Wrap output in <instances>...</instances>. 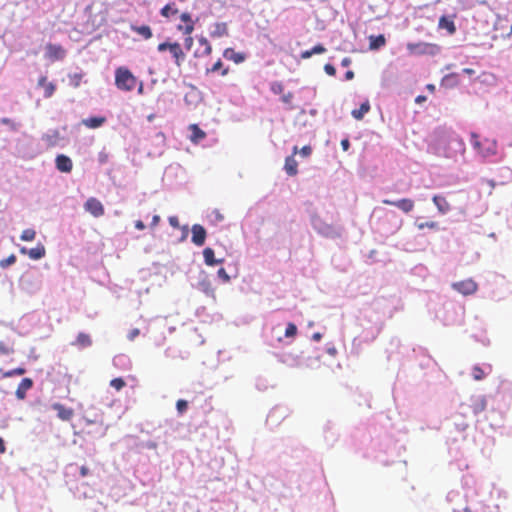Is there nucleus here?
I'll list each match as a JSON object with an SVG mask.
<instances>
[{
	"label": "nucleus",
	"mask_w": 512,
	"mask_h": 512,
	"mask_svg": "<svg viewBox=\"0 0 512 512\" xmlns=\"http://www.w3.org/2000/svg\"><path fill=\"white\" fill-rule=\"evenodd\" d=\"M465 144L462 138L452 130L439 128L435 130L428 151L439 157L454 158L463 153Z\"/></svg>",
	"instance_id": "nucleus-1"
},
{
	"label": "nucleus",
	"mask_w": 512,
	"mask_h": 512,
	"mask_svg": "<svg viewBox=\"0 0 512 512\" xmlns=\"http://www.w3.org/2000/svg\"><path fill=\"white\" fill-rule=\"evenodd\" d=\"M463 316V308L454 302H445L442 308L436 313V317L445 326L455 325L461 322Z\"/></svg>",
	"instance_id": "nucleus-2"
},
{
	"label": "nucleus",
	"mask_w": 512,
	"mask_h": 512,
	"mask_svg": "<svg viewBox=\"0 0 512 512\" xmlns=\"http://www.w3.org/2000/svg\"><path fill=\"white\" fill-rule=\"evenodd\" d=\"M138 83V79L125 66L115 69V86L124 92L132 91Z\"/></svg>",
	"instance_id": "nucleus-3"
},
{
	"label": "nucleus",
	"mask_w": 512,
	"mask_h": 512,
	"mask_svg": "<svg viewBox=\"0 0 512 512\" xmlns=\"http://www.w3.org/2000/svg\"><path fill=\"white\" fill-rule=\"evenodd\" d=\"M311 225L313 229L321 236L331 239L341 237V229L323 221L319 216L311 217Z\"/></svg>",
	"instance_id": "nucleus-4"
},
{
	"label": "nucleus",
	"mask_w": 512,
	"mask_h": 512,
	"mask_svg": "<svg viewBox=\"0 0 512 512\" xmlns=\"http://www.w3.org/2000/svg\"><path fill=\"white\" fill-rule=\"evenodd\" d=\"M486 407H487L486 396H484V395H474V396L470 397L469 404H467V405L461 404V406H460V409H461L460 414H464L465 413V409L469 408V409H471L473 415L475 417H477L480 413H482L486 409Z\"/></svg>",
	"instance_id": "nucleus-5"
},
{
	"label": "nucleus",
	"mask_w": 512,
	"mask_h": 512,
	"mask_svg": "<svg viewBox=\"0 0 512 512\" xmlns=\"http://www.w3.org/2000/svg\"><path fill=\"white\" fill-rule=\"evenodd\" d=\"M192 287L204 293L207 297L215 300V292L212 287V283L204 271H200L197 277V281L192 283Z\"/></svg>",
	"instance_id": "nucleus-6"
},
{
	"label": "nucleus",
	"mask_w": 512,
	"mask_h": 512,
	"mask_svg": "<svg viewBox=\"0 0 512 512\" xmlns=\"http://www.w3.org/2000/svg\"><path fill=\"white\" fill-rule=\"evenodd\" d=\"M322 433L325 445L328 448H332L339 438V433L336 428V425L330 420L326 421V423L323 426Z\"/></svg>",
	"instance_id": "nucleus-7"
},
{
	"label": "nucleus",
	"mask_w": 512,
	"mask_h": 512,
	"mask_svg": "<svg viewBox=\"0 0 512 512\" xmlns=\"http://www.w3.org/2000/svg\"><path fill=\"white\" fill-rule=\"evenodd\" d=\"M381 328H382V325H381L380 321H376L373 324H371L369 327H364L361 334H359L358 337L355 338V340H358L361 343L362 342H366V343L372 342L373 340H375V338L380 333Z\"/></svg>",
	"instance_id": "nucleus-8"
},
{
	"label": "nucleus",
	"mask_w": 512,
	"mask_h": 512,
	"mask_svg": "<svg viewBox=\"0 0 512 512\" xmlns=\"http://www.w3.org/2000/svg\"><path fill=\"white\" fill-rule=\"evenodd\" d=\"M297 332H298V328L292 322H289L286 325L284 330L282 329V327L280 325L273 327V329H272V334L277 337L278 342H282L283 337H285L287 339L294 338L297 335Z\"/></svg>",
	"instance_id": "nucleus-9"
},
{
	"label": "nucleus",
	"mask_w": 512,
	"mask_h": 512,
	"mask_svg": "<svg viewBox=\"0 0 512 512\" xmlns=\"http://www.w3.org/2000/svg\"><path fill=\"white\" fill-rule=\"evenodd\" d=\"M487 508L481 500H467L466 505L452 507V512H486Z\"/></svg>",
	"instance_id": "nucleus-10"
},
{
	"label": "nucleus",
	"mask_w": 512,
	"mask_h": 512,
	"mask_svg": "<svg viewBox=\"0 0 512 512\" xmlns=\"http://www.w3.org/2000/svg\"><path fill=\"white\" fill-rule=\"evenodd\" d=\"M382 203L395 206L406 214L410 213L414 209V201L409 198H402L397 200L383 199Z\"/></svg>",
	"instance_id": "nucleus-11"
},
{
	"label": "nucleus",
	"mask_w": 512,
	"mask_h": 512,
	"mask_svg": "<svg viewBox=\"0 0 512 512\" xmlns=\"http://www.w3.org/2000/svg\"><path fill=\"white\" fill-rule=\"evenodd\" d=\"M452 288L457 292L467 296L473 294L477 290V284L472 279L454 282Z\"/></svg>",
	"instance_id": "nucleus-12"
},
{
	"label": "nucleus",
	"mask_w": 512,
	"mask_h": 512,
	"mask_svg": "<svg viewBox=\"0 0 512 512\" xmlns=\"http://www.w3.org/2000/svg\"><path fill=\"white\" fill-rule=\"evenodd\" d=\"M191 241L198 247H201L205 244L207 238V231L204 226L200 224H194L191 228Z\"/></svg>",
	"instance_id": "nucleus-13"
},
{
	"label": "nucleus",
	"mask_w": 512,
	"mask_h": 512,
	"mask_svg": "<svg viewBox=\"0 0 512 512\" xmlns=\"http://www.w3.org/2000/svg\"><path fill=\"white\" fill-rule=\"evenodd\" d=\"M455 14L453 15H442L438 21V28L442 30H446L449 35H453L456 33V25L454 22Z\"/></svg>",
	"instance_id": "nucleus-14"
},
{
	"label": "nucleus",
	"mask_w": 512,
	"mask_h": 512,
	"mask_svg": "<svg viewBox=\"0 0 512 512\" xmlns=\"http://www.w3.org/2000/svg\"><path fill=\"white\" fill-rule=\"evenodd\" d=\"M85 209L94 217H100L104 214V207L102 203L96 198H89L85 202Z\"/></svg>",
	"instance_id": "nucleus-15"
},
{
	"label": "nucleus",
	"mask_w": 512,
	"mask_h": 512,
	"mask_svg": "<svg viewBox=\"0 0 512 512\" xmlns=\"http://www.w3.org/2000/svg\"><path fill=\"white\" fill-rule=\"evenodd\" d=\"M473 494L474 492L470 491V490H466L464 495L462 496L460 494V492L458 491H450L448 494H447V501L451 504L453 503H456L458 501H461L462 498L465 499V503L467 502V500H476L474 497H473Z\"/></svg>",
	"instance_id": "nucleus-16"
},
{
	"label": "nucleus",
	"mask_w": 512,
	"mask_h": 512,
	"mask_svg": "<svg viewBox=\"0 0 512 512\" xmlns=\"http://www.w3.org/2000/svg\"><path fill=\"white\" fill-rule=\"evenodd\" d=\"M172 55L175 64L180 67L185 60V53L183 52L181 45L178 42H173L169 50Z\"/></svg>",
	"instance_id": "nucleus-17"
},
{
	"label": "nucleus",
	"mask_w": 512,
	"mask_h": 512,
	"mask_svg": "<svg viewBox=\"0 0 512 512\" xmlns=\"http://www.w3.org/2000/svg\"><path fill=\"white\" fill-rule=\"evenodd\" d=\"M433 203L437 207L440 214L445 215L450 212L451 206L447 202L446 198L442 195H434L432 198Z\"/></svg>",
	"instance_id": "nucleus-18"
},
{
	"label": "nucleus",
	"mask_w": 512,
	"mask_h": 512,
	"mask_svg": "<svg viewBox=\"0 0 512 512\" xmlns=\"http://www.w3.org/2000/svg\"><path fill=\"white\" fill-rule=\"evenodd\" d=\"M203 258H204V263L207 265V266H216V265H219V264H222L224 262V259L221 258V259H217L215 257V252L212 248L210 247H206L204 250H203Z\"/></svg>",
	"instance_id": "nucleus-19"
},
{
	"label": "nucleus",
	"mask_w": 512,
	"mask_h": 512,
	"mask_svg": "<svg viewBox=\"0 0 512 512\" xmlns=\"http://www.w3.org/2000/svg\"><path fill=\"white\" fill-rule=\"evenodd\" d=\"M223 57L227 60H231L236 64H240L246 60V54L242 52H236L232 48H226L223 52Z\"/></svg>",
	"instance_id": "nucleus-20"
},
{
	"label": "nucleus",
	"mask_w": 512,
	"mask_h": 512,
	"mask_svg": "<svg viewBox=\"0 0 512 512\" xmlns=\"http://www.w3.org/2000/svg\"><path fill=\"white\" fill-rule=\"evenodd\" d=\"M71 345L76 346L78 349H84L92 345V340L90 335L80 332L76 339L71 342Z\"/></svg>",
	"instance_id": "nucleus-21"
},
{
	"label": "nucleus",
	"mask_w": 512,
	"mask_h": 512,
	"mask_svg": "<svg viewBox=\"0 0 512 512\" xmlns=\"http://www.w3.org/2000/svg\"><path fill=\"white\" fill-rule=\"evenodd\" d=\"M497 153V143L495 140L485 139L480 154L483 157H490Z\"/></svg>",
	"instance_id": "nucleus-22"
},
{
	"label": "nucleus",
	"mask_w": 512,
	"mask_h": 512,
	"mask_svg": "<svg viewBox=\"0 0 512 512\" xmlns=\"http://www.w3.org/2000/svg\"><path fill=\"white\" fill-rule=\"evenodd\" d=\"M386 44V38L383 34L369 36V49L373 51L380 50Z\"/></svg>",
	"instance_id": "nucleus-23"
},
{
	"label": "nucleus",
	"mask_w": 512,
	"mask_h": 512,
	"mask_svg": "<svg viewBox=\"0 0 512 512\" xmlns=\"http://www.w3.org/2000/svg\"><path fill=\"white\" fill-rule=\"evenodd\" d=\"M106 122V118L104 116H91L82 120V124L91 129H96L101 127Z\"/></svg>",
	"instance_id": "nucleus-24"
},
{
	"label": "nucleus",
	"mask_w": 512,
	"mask_h": 512,
	"mask_svg": "<svg viewBox=\"0 0 512 512\" xmlns=\"http://www.w3.org/2000/svg\"><path fill=\"white\" fill-rule=\"evenodd\" d=\"M370 102L368 99H366L364 102L361 103L360 107L358 109H354L351 112V115L356 120H362L364 116L370 111Z\"/></svg>",
	"instance_id": "nucleus-25"
},
{
	"label": "nucleus",
	"mask_w": 512,
	"mask_h": 512,
	"mask_svg": "<svg viewBox=\"0 0 512 512\" xmlns=\"http://www.w3.org/2000/svg\"><path fill=\"white\" fill-rule=\"evenodd\" d=\"M33 385V382L30 378H24L19 383L17 390H16V396L18 399H24L26 396L27 390H29Z\"/></svg>",
	"instance_id": "nucleus-26"
},
{
	"label": "nucleus",
	"mask_w": 512,
	"mask_h": 512,
	"mask_svg": "<svg viewBox=\"0 0 512 512\" xmlns=\"http://www.w3.org/2000/svg\"><path fill=\"white\" fill-rule=\"evenodd\" d=\"M298 163L295 160L294 156H287L285 159L284 170L289 176H295L298 173L297 169Z\"/></svg>",
	"instance_id": "nucleus-27"
},
{
	"label": "nucleus",
	"mask_w": 512,
	"mask_h": 512,
	"mask_svg": "<svg viewBox=\"0 0 512 512\" xmlns=\"http://www.w3.org/2000/svg\"><path fill=\"white\" fill-rule=\"evenodd\" d=\"M213 38H221L228 36V28L225 22H217L214 24V29L210 32Z\"/></svg>",
	"instance_id": "nucleus-28"
},
{
	"label": "nucleus",
	"mask_w": 512,
	"mask_h": 512,
	"mask_svg": "<svg viewBox=\"0 0 512 512\" xmlns=\"http://www.w3.org/2000/svg\"><path fill=\"white\" fill-rule=\"evenodd\" d=\"M21 252L22 253H26V249L25 248H22L21 249ZM29 257L33 260H38V259H41L42 257H44L45 255V248L43 245H37L36 247L34 248H31L30 250L27 251Z\"/></svg>",
	"instance_id": "nucleus-29"
},
{
	"label": "nucleus",
	"mask_w": 512,
	"mask_h": 512,
	"mask_svg": "<svg viewBox=\"0 0 512 512\" xmlns=\"http://www.w3.org/2000/svg\"><path fill=\"white\" fill-rule=\"evenodd\" d=\"M38 86L43 89L44 97H50L54 93L55 86L44 76L38 80Z\"/></svg>",
	"instance_id": "nucleus-30"
},
{
	"label": "nucleus",
	"mask_w": 512,
	"mask_h": 512,
	"mask_svg": "<svg viewBox=\"0 0 512 512\" xmlns=\"http://www.w3.org/2000/svg\"><path fill=\"white\" fill-rule=\"evenodd\" d=\"M489 372H491V366L486 365L485 368H482L478 365H475L472 368V376L475 380L479 381L482 380Z\"/></svg>",
	"instance_id": "nucleus-31"
},
{
	"label": "nucleus",
	"mask_w": 512,
	"mask_h": 512,
	"mask_svg": "<svg viewBox=\"0 0 512 512\" xmlns=\"http://www.w3.org/2000/svg\"><path fill=\"white\" fill-rule=\"evenodd\" d=\"M431 48L430 44L427 43H409L408 44V50L412 53L417 54H425L429 52V49Z\"/></svg>",
	"instance_id": "nucleus-32"
},
{
	"label": "nucleus",
	"mask_w": 512,
	"mask_h": 512,
	"mask_svg": "<svg viewBox=\"0 0 512 512\" xmlns=\"http://www.w3.org/2000/svg\"><path fill=\"white\" fill-rule=\"evenodd\" d=\"M132 30L141 35L144 39L152 37V29L148 25L132 26Z\"/></svg>",
	"instance_id": "nucleus-33"
},
{
	"label": "nucleus",
	"mask_w": 512,
	"mask_h": 512,
	"mask_svg": "<svg viewBox=\"0 0 512 512\" xmlns=\"http://www.w3.org/2000/svg\"><path fill=\"white\" fill-rule=\"evenodd\" d=\"M458 83L457 76L455 74H448L442 78L441 86L445 88H454Z\"/></svg>",
	"instance_id": "nucleus-34"
},
{
	"label": "nucleus",
	"mask_w": 512,
	"mask_h": 512,
	"mask_svg": "<svg viewBox=\"0 0 512 512\" xmlns=\"http://www.w3.org/2000/svg\"><path fill=\"white\" fill-rule=\"evenodd\" d=\"M279 361L291 367L296 366L299 363L298 357L286 353L279 356Z\"/></svg>",
	"instance_id": "nucleus-35"
},
{
	"label": "nucleus",
	"mask_w": 512,
	"mask_h": 512,
	"mask_svg": "<svg viewBox=\"0 0 512 512\" xmlns=\"http://www.w3.org/2000/svg\"><path fill=\"white\" fill-rule=\"evenodd\" d=\"M178 13V9L174 7L173 3H168L160 10V15L166 18H169L172 15Z\"/></svg>",
	"instance_id": "nucleus-36"
},
{
	"label": "nucleus",
	"mask_w": 512,
	"mask_h": 512,
	"mask_svg": "<svg viewBox=\"0 0 512 512\" xmlns=\"http://www.w3.org/2000/svg\"><path fill=\"white\" fill-rule=\"evenodd\" d=\"M191 129H192V136H191V140L193 142H199L200 140L204 139L206 134L203 130H201L197 125H191Z\"/></svg>",
	"instance_id": "nucleus-37"
},
{
	"label": "nucleus",
	"mask_w": 512,
	"mask_h": 512,
	"mask_svg": "<svg viewBox=\"0 0 512 512\" xmlns=\"http://www.w3.org/2000/svg\"><path fill=\"white\" fill-rule=\"evenodd\" d=\"M192 91L187 93L184 97V101L187 105L196 104L198 102V91L195 86H191Z\"/></svg>",
	"instance_id": "nucleus-38"
},
{
	"label": "nucleus",
	"mask_w": 512,
	"mask_h": 512,
	"mask_svg": "<svg viewBox=\"0 0 512 512\" xmlns=\"http://www.w3.org/2000/svg\"><path fill=\"white\" fill-rule=\"evenodd\" d=\"M129 362V358L124 354L117 355L113 358V364L116 367L126 368L128 367Z\"/></svg>",
	"instance_id": "nucleus-39"
},
{
	"label": "nucleus",
	"mask_w": 512,
	"mask_h": 512,
	"mask_svg": "<svg viewBox=\"0 0 512 512\" xmlns=\"http://www.w3.org/2000/svg\"><path fill=\"white\" fill-rule=\"evenodd\" d=\"M270 386L271 384L267 378L259 376L255 380V387L259 391H266Z\"/></svg>",
	"instance_id": "nucleus-40"
},
{
	"label": "nucleus",
	"mask_w": 512,
	"mask_h": 512,
	"mask_svg": "<svg viewBox=\"0 0 512 512\" xmlns=\"http://www.w3.org/2000/svg\"><path fill=\"white\" fill-rule=\"evenodd\" d=\"M299 154L303 158H308L312 154V147L309 145L303 146L299 151L297 146L293 147V154Z\"/></svg>",
	"instance_id": "nucleus-41"
},
{
	"label": "nucleus",
	"mask_w": 512,
	"mask_h": 512,
	"mask_svg": "<svg viewBox=\"0 0 512 512\" xmlns=\"http://www.w3.org/2000/svg\"><path fill=\"white\" fill-rule=\"evenodd\" d=\"M483 144L484 141H481L476 133H471V145L479 154Z\"/></svg>",
	"instance_id": "nucleus-42"
},
{
	"label": "nucleus",
	"mask_w": 512,
	"mask_h": 512,
	"mask_svg": "<svg viewBox=\"0 0 512 512\" xmlns=\"http://www.w3.org/2000/svg\"><path fill=\"white\" fill-rule=\"evenodd\" d=\"M36 232L34 229H25L21 234V240L23 241H33L35 239Z\"/></svg>",
	"instance_id": "nucleus-43"
},
{
	"label": "nucleus",
	"mask_w": 512,
	"mask_h": 512,
	"mask_svg": "<svg viewBox=\"0 0 512 512\" xmlns=\"http://www.w3.org/2000/svg\"><path fill=\"white\" fill-rule=\"evenodd\" d=\"M416 226L419 230H423L425 228L429 229H438L439 225L437 222L429 221V222H416Z\"/></svg>",
	"instance_id": "nucleus-44"
},
{
	"label": "nucleus",
	"mask_w": 512,
	"mask_h": 512,
	"mask_svg": "<svg viewBox=\"0 0 512 512\" xmlns=\"http://www.w3.org/2000/svg\"><path fill=\"white\" fill-rule=\"evenodd\" d=\"M176 409L180 415L184 414L188 409V401H186L184 399H179L176 402Z\"/></svg>",
	"instance_id": "nucleus-45"
},
{
	"label": "nucleus",
	"mask_w": 512,
	"mask_h": 512,
	"mask_svg": "<svg viewBox=\"0 0 512 512\" xmlns=\"http://www.w3.org/2000/svg\"><path fill=\"white\" fill-rule=\"evenodd\" d=\"M454 426L457 431L463 432L468 427V423L463 419H457V416H454Z\"/></svg>",
	"instance_id": "nucleus-46"
},
{
	"label": "nucleus",
	"mask_w": 512,
	"mask_h": 512,
	"mask_svg": "<svg viewBox=\"0 0 512 512\" xmlns=\"http://www.w3.org/2000/svg\"><path fill=\"white\" fill-rule=\"evenodd\" d=\"M199 43H200V45H202V47H204L203 55H210L211 51H212V47H211L209 41L205 37L202 36L199 38Z\"/></svg>",
	"instance_id": "nucleus-47"
},
{
	"label": "nucleus",
	"mask_w": 512,
	"mask_h": 512,
	"mask_svg": "<svg viewBox=\"0 0 512 512\" xmlns=\"http://www.w3.org/2000/svg\"><path fill=\"white\" fill-rule=\"evenodd\" d=\"M25 373H26L25 368L18 367V368L9 370L7 372H4L2 375H3V377L8 378V377H12V376H15V375H23Z\"/></svg>",
	"instance_id": "nucleus-48"
},
{
	"label": "nucleus",
	"mask_w": 512,
	"mask_h": 512,
	"mask_svg": "<svg viewBox=\"0 0 512 512\" xmlns=\"http://www.w3.org/2000/svg\"><path fill=\"white\" fill-rule=\"evenodd\" d=\"M270 89L275 95L282 94L284 91V85L279 81H274L271 83Z\"/></svg>",
	"instance_id": "nucleus-49"
},
{
	"label": "nucleus",
	"mask_w": 512,
	"mask_h": 512,
	"mask_svg": "<svg viewBox=\"0 0 512 512\" xmlns=\"http://www.w3.org/2000/svg\"><path fill=\"white\" fill-rule=\"evenodd\" d=\"M110 386L115 388L117 391H119L125 386V381L120 377L114 378L111 380Z\"/></svg>",
	"instance_id": "nucleus-50"
},
{
	"label": "nucleus",
	"mask_w": 512,
	"mask_h": 512,
	"mask_svg": "<svg viewBox=\"0 0 512 512\" xmlns=\"http://www.w3.org/2000/svg\"><path fill=\"white\" fill-rule=\"evenodd\" d=\"M16 262V256L14 254H11L10 256H8L7 258L5 259H2L0 261V266L2 268H6L12 264H14Z\"/></svg>",
	"instance_id": "nucleus-51"
},
{
	"label": "nucleus",
	"mask_w": 512,
	"mask_h": 512,
	"mask_svg": "<svg viewBox=\"0 0 512 512\" xmlns=\"http://www.w3.org/2000/svg\"><path fill=\"white\" fill-rule=\"evenodd\" d=\"M165 356L167 358H176L178 356L184 358V356L181 355V352L178 351L177 349H174V348H171V347H168L165 352H164Z\"/></svg>",
	"instance_id": "nucleus-52"
},
{
	"label": "nucleus",
	"mask_w": 512,
	"mask_h": 512,
	"mask_svg": "<svg viewBox=\"0 0 512 512\" xmlns=\"http://www.w3.org/2000/svg\"><path fill=\"white\" fill-rule=\"evenodd\" d=\"M178 29L179 30H183V33L185 35H190L193 32V30H194V22L187 23V24H185L184 27L182 25H179Z\"/></svg>",
	"instance_id": "nucleus-53"
},
{
	"label": "nucleus",
	"mask_w": 512,
	"mask_h": 512,
	"mask_svg": "<svg viewBox=\"0 0 512 512\" xmlns=\"http://www.w3.org/2000/svg\"><path fill=\"white\" fill-rule=\"evenodd\" d=\"M217 276L219 279H221L225 283L230 281V276L227 274V272L224 268L218 269Z\"/></svg>",
	"instance_id": "nucleus-54"
},
{
	"label": "nucleus",
	"mask_w": 512,
	"mask_h": 512,
	"mask_svg": "<svg viewBox=\"0 0 512 512\" xmlns=\"http://www.w3.org/2000/svg\"><path fill=\"white\" fill-rule=\"evenodd\" d=\"M139 446L146 449H156L157 443L153 440L142 441Z\"/></svg>",
	"instance_id": "nucleus-55"
},
{
	"label": "nucleus",
	"mask_w": 512,
	"mask_h": 512,
	"mask_svg": "<svg viewBox=\"0 0 512 512\" xmlns=\"http://www.w3.org/2000/svg\"><path fill=\"white\" fill-rule=\"evenodd\" d=\"M326 50H327V49L325 48V46H324L323 44H320V43H319V44H317V45H315V46H313V47L311 48V52H312V54H313V55H316V54H323V53H325V52H326Z\"/></svg>",
	"instance_id": "nucleus-56"
},
{
	"label": "nucleus",
	"mask_w": 512,
	"mask_h": 512,
	"mask_svg": "<svg viewBox=\"0 0 512 512\" xmlns=\"http://www.w3.org/2000/svg\"><path fill=\"white\" fill-rule=\"evenodd\" d=\"M172 43L173 42H169V41H164L162 43H160L157 47V50L159 52H165V51H169L171 46H172Z\"/></svg>",
	"instance_id": "nucleus-57"
},
{
	"label": "nucleus",
	"mask_w": 512,
	"mask_h": 512,
	"mask_svg": "<svg viewBox=\"0 0 512 512\" xmlns=\"http://www.w3.org/2000/svg\"><path fill=\"white\" fill-rule=\"evenodd\" d=\"M82 75L81 74H74L70 76V84L74 87H78L81 81Z\"/></svg>",
	"instance_id": "nucleus-58"
},
{
	"label": "nucleus",
	"mask_w": 512,
	"mask_h": 512,
	"mask_svg": "<svg viewBox=\"0 0 512 512\" xmlns=\"http://www.w3.org/2000/svg\"><path fill=\"white\" fill-rule=\"evenodd\" d=\"M324 71L329 75V76H335L336 74V68L334 65L330 64V63H327L325 64L324 66Z\"/></svg>",
	"instance_id": "nucleus-59"
},
{
	"label": "nucleus",
	"mask_w": 512,
	"mask_h": 512,
	"mask_svg": "<svg viewBox=\"0 0 512 512\" xmlns=\"http://www.w3.org/2000/svg\"><path fill=\"white\" fill-rule=\"evenodd\" d=\"M223 67V62L218 59L214 64L213 66L210 68V69H207V72H217L219 70H221Z\"/></svg>",
	"instance_id": "nucleus-60"
},
{
	"label": "nucleus",
	"mask_w": 512,
	"mask_h": 512,
	"mask_svg": "<svg viewBox=\"0 0 512 512\" xmlns=\"http://www.w3.org/2000/svg\"><path fill=\"white\" fill-rule=\"evenodd\" d=\"M63 162H64V154H59L56 157V166H57L58 170H60L61 172H64Z\"/></svg>",
	"instance_id": "nucleus-61"
},
{
	"label": "nucleus",
	"mask_w": 512,
	"mask_h": 512,
	"mask_svg": "<svg viewBox=\"0 0 512 512\" xmlns=\"http://www.w3.org/2000/svg\"><path fill=\"white\" fill-rule=\"evenodd\" d=\"M180 19H181V21H182V22H184L185 24H187V23H191V22H194V21L192 20L191 14H190V13H188V12H184V13H182V14L180 15Z\"/></svg>",
	"instance_id": "nucleus-62"
},
{
	"label": "nucleus",
	"mask_w": 512,
	"mask_h": 512,
	"mask_svg": "<svg viewBox=\"0 0 512 512\" xmlns=\"http://www.w3.org/2000/svg\"><path fill=\"white\" fill-rule=\"evenodd\" d=\"M293 99V93L292 92H288L286 94H283L282 97H281V101L285 104H290L291 101Z\"/></svg>",
	"instance_id": "nucleus-63"
},
{
	"label": "nucleus",
	"mask_w": 512,
	"mask_h": 512,
	"mask_svg": "<svg viewBox=\"0 0 512 512\" xmlns=\"http://www.w3.org/2000/svg\"><path fill=\"white\" fill-rule=\"evenodd\" d=\"M139 334H140L139 329L134 328V329H132V330L128 333L127 337H128V339H129L130 341H133L136 337H138V336H139Z\"/></svg>",
	"instance_id": "nucleus-64"
}]
</instances>
